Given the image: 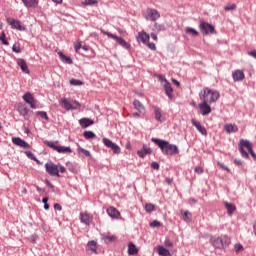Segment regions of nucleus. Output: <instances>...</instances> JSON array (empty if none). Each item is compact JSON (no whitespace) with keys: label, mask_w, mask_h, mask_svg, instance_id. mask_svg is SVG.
I'll return each mask as SVG.
<instances>
[{"label":"nucleus","mask_w":256,"mask_h":256,"mask_svg":"<svg viewBox=\"0 0 256 256\" xmlns=\"http://www.w3.org/2000/svg\"><path fill=\"white\" fill-rule=\"evenodd\" d=\"M234 249H235V252H236V253H239V251H242L243 245H241V244H235Z\"/></svg>","instance_id":"nucleus-52"},{"label":"nucleus","mask_w":256,"mask_h":256,"mask_svg":"<svg viewBox=\"0 0 256 256\" xmlns=\"http://www.w3.org/2000/svg\"><path fill=\"white\" fill-rule=\"evenodd\" d=\"M185 32L188 35H192V37H198V35H199V32L197 30H195L194 28H191V27H186Z\"/></svg>","instance_id":"nucleus-34"},{"label":"nucleus","mask_w":256,"mask_h":256,"mask_svg":"<svg viewBox=\"0 0 256 256\" xmlns=\"http://www.w3.org/2000/svg\"><path fill=\"white\" fill-rule=\"evenodd\" d=\"M70 85H72L74 87H78V86L83 85V81L77 80V79H71L70 80Z\"/></svg>","instance_id":"nucleus-39"},{"label":"nucleus","mask_w":256,"mask_h":256,"mask_svg":"<svg viewBox=\"0 0 256 256\" xmlns=\"http://www.w3.org/2000/svg\"><path fill=\"white\" fill-rule=\"evenodd\" d=\"M83 137H85V139H95L96 135L93 133V131H85L83 133Z\"/></svg>","instance_id":"nucleus-37"},{"label":"nucleus","mask_w":256,"mask_h":256,"mask_svg":"<svg viewBox=\"0 0 256 256\" xmlns=\"http://www.w3.org/2000/svg\"><path fill=\"white\" fill-rule=\"evenodd\" d=\"M248 55H250V57H253L254 59H256V50L249 51Z\"/></svg>","instance_id":"nucleus-59"},{"label":"nucleus","mask_w":256,"mask_h":256,"mask_svg":"<svg viewBox=\"0 0 256 256\" xmlns=\"http://www.w3.org/2000/svg\"><path fill=\"white\" fill-rule=\"evenodd\" d=\"M234 165H237L238 167L243 165V161H241V159H234Z\"/></svg>","instance_id":"nucleus-55"},{"label":"nucleus","mask_w":256,"mask_h":256,"mask_svg":"<svg viewBox=\"0 0 256 256\" xmlns=\"http://www.w3.org/2000/svg\"><path fill=\"white\" fill-rule=\"evenodd\" d=\"M212 245L216 249H225V247H229V245H231V238L227 235H222L214 239Z\"/></svg>","instance_id":"nucleus-4"},{"label":"nucleus","mask_w":256,"mask_h":256,"mask_svg":"<svg viewBox=\"0 0 256 256\" xmlns=\"http://www.w3.org/2000/svg\"><path fill=\"white\" fill-rule=\"evenodd\" d=\"M133 105H134V109H136V111H138V113H140V114L145 113V106L143 105V103H141V101L135 99L133 101Z\"/></svg>","instance_id":"nucleus-21"},{"label":"nucleus","mask_w":256,"mask_h":256,"mask_svg":"<svg viewBox=\"0 0 256 256\" xmlns=\"http://www.w3.org/2000/svg\"><path fill=\"white\" fill-rule=\"evenodd\" d=\"M79 124L82 129H87V127H91V125H94L95 121H93L91 118H81L79 120Z\"/></svg>","instance_id":"nucleus-17"},{"label":"nucleus","mask_w":256,"mask_h":256,"mask_svg":"<svg viewBox=\"0 0 256 256\" xmlns=\"http://www.w3.org/2000/svg\"><path fill=\"white\" fill-rule=\"evenodd\" d=\"M158 255L171 256V252L163 246H158Z\"/></svg>","instance_id":"nucleus-31"},{"label":"nucleus","mask_w":256,"mask_h":256,"mask_svg":"<svg viewBox=\"0 0 256 256\" xmlns=\"http://www.w3.org/2000/svg\"><path fill=\"white\" fill-rule=\"evenodd\" d=\"M60 103L63 105V107L66 111H75V110H77V107L73 106V104H71V102H69V100H67V98H62L60 100Z\"/></svg>","instance_id":"nucleus-16"},{"label":"nucleus","mask_w":256,"mask_h":256,"mask_svg":"<svg viewBox=\"0 0 256 256\" xmlns=\"http://www.w3.org/2000/svg\"><path fill=\"white\" fill-rule=\"evenodd\" d=\"M154 33H161V31H165V25L155 23L152 27Z\"/></svg>","instance_id":"nucleus-32"},{"label":"nucleus","mask_w":256,"mask_h":256,"mask_svg":"<svg viewBox=\"0 0 256 256\" xmlns=\"http://www.w3.org/2000/svg\"><path fill=\"white\" fill-rule=\"evenodd\" d=\"M195 173H198V175H201V173H203V168H201V167H196V168H195Z\"/></svg>","instance_id":"nucleus-60"},{"label":"nucleus","mask_w":256,"mask_h":256,"mask_svg":"<svg viewBox=\"0 0 256 256\" xmlns=\"http://www.w3.org/2000/svg\"><path fill=\"white\" fill-rule=\"evenodd\" d=\"M87 247L90 251L95 253L97 251V242H95V240H91L88 242Z\"/></svg>","instance_id":"nucleus-35"},{"label":"nucleus","mask_w":256,"mask_h":256,"mask_svg":"<svg viewBox=\"0 0 256 256\" xmlns=\"http://www.w3.org/2000/svg\"><path fill=\"white\" fill-rule=\"evenodd\" d=\"M239 151H240L242 157H244L245 159H249V153H247V151H245V149L239 148Z\"/></svg>","instance_id":"nucleus-45"},{"label":"nucleus","mask_w":256,"mask_h":256,"mask_svg":"<svg viewBox=\"0 0 256 256\" xmlns=\"http://www.w3.org/2000/svg\"><path fill=\"white\" fill-rule=\"evenodd\" d=\"M74 49L77 53V51H79V49H81V42L76 43L75 46H74Z\"/></svg>","instance_id":"nucleus-61"},{"label":"nucleus","mask_w":256,"mask_h":256,"mask_svg":"<svg viewBox=\"0 0 256 256\" xmlns=\"http://www.w3.org/2000/svg\"><path fill=\"white\" fill-rule=\"evenodd\" d=\"M150 227H161V222L154 220L150 223Z\"/></svg>","instance_id":"nucleus-49"},{"label":"nucleus","mask_w":256,"mask_h":256,"mask_svg":"<svg viewBox=\"0 0 256 256\" xmlns=\"http://www.w3.org/2000/svg\"><path fill=\"white\" fill-rule=\"evenodd\" d=\"M80 221L81 223H84V225H91L93 218L89 214H81Z\"/></svg>","instance_id":"nucleus-22"},{"label":"nucleus","mask_w":256,"mask_h":256,"mask_svg":"<svg viewBox=\"0 0 256 256\" xmlns=\"http://www.w3.org/2000/svg\"><path fill=\"white\" fill-rule=\"evenodd\" d=\"M25 155L27 156L28 159H31L32 161H37V157H35V154L31 151H26Z\"/></svg>","instance_id":"nucleus-42"},{"label":"nucleus","mask_w":256,"mask_h":256,"mask_svg":"<svg viewBox=\"0 0 256 256\" xmlns=\"http://www.w3.org/2000/svg\"><path fill=\"white\" fill-rule=\"evenodd\" d=\"M200 99L204 103H215L219 99V92L210 88H204L203 92L200 93Z\"/></svg>","instance_id":"nucleus-2"},{"label":"nucleus","mask_w":256,"mask_h":256,"mask_svg":"<svg viewBox=\"0 0 256 256\" xmlns=\"http://www.w3.org/2000/svg\"><path fill=\"white\" fill-rule=\"evenodd\" d=\"M199 29L203 35L215 33V27L212 24L207 23L205 21L200 22Z\"/></svg>","instance_id":"nucleus-8"},{"label":"nucleus","mask_w":256,"mask_h":256,"mask_svg":"<svg viewBox=\"0 0 256 256\" xmlns=\"http://www.w3.org/2000/svg\"><path fill=\"white\" fill-rule=\"evenodd\" d=\"M151 167H152V169L159 170V163H157V162H152V163H151Z\"/></svg>","instance_id":"nucleus-56"},{"label":"nucleus","mask_w":256,"mask_h":256,"mask_svg":"<svg viewBox=\"0 0 256 256\" xmlns=\"http://www.w3.org/2000/svg\"><path fill=\"white\" fill-rule=\"evenodd\" d=\"M54 209H55L56 211H62V210H63V207H61V206L59 205V203H56V204H54Z\"/></svg>","instance_id":"nucleus-58"},{"label":"nucleus","mask_w":256,"mask_h":256,"mask_svg":"<svg viewBox=\"0 0 256 256\" xmlns=\"http://www.w3.org/2000/svg\"><path fill=\"white\" fill-rule=\"evenodd\" d=\"M144 17L147 21H157L161 14L155 8H147L144 12Z\"/></svg>","instance_id":"nucleus-7"},{"label":"nucleus","mask_w":256,"mask_h":256,"mask_svg":"<svg viewBox=\"0 0 256 256\" xmlns=\"http://www.w3.org/2000/svg\"><path fill=\"white\" fill-rule=\"evenodd\" d=\"M46 173L50 175L51 177H61L59 174V165L53 163V162H47L45 164Z\"/></svg>","instance_id":"nucleus-6"},{"label":"nucleus","mask_w":256,"mask_h":256,"mask_svg":"<svg viewBox=\"0 0 256 256\" xmlns=\"http://www.w3.org/2000/svg\"><path fill=\"white\" fill-rule=\"evenodd\" d=\"M107 214L109 215V217H112V219H119V215H121L119 210H117V208L115 207L108 208Z\"/></svg>","instance_id":"nucleus-20"},{"label":"nucleus","mask_w":256,"mask_h":256,"mask_svg":"<svg viewBox=\"0 0 256 256\" xmlns=\"http://www.w3.org/2000/svg\"><path fill=\"white\" fill-rule=\"evenodd\" d=\"M12 51L14 53H21V45L15 43L13 46H12Z\"/></svg>","instance_id":"nucleus-44"},{"label":"nucleus","mask_w":256,"mask_h":256,"mask_svg":"<svg viewBox=\"0 0 256 256\" xmlns=\"http://www.w3.org/2000/svg\"><path fill=\"white\" fill-rule=\"evenodd\" d=\"M224 205L227 209V212L229 213V215H232L233 212L235 211L236 207L235 205H233L232 203L229 202H224Z\"/></svg>","instance_id":"nucleus-33"},{"label":"nucleus","mask_w":256,"mask_h":256,"mask_svg":"<svg viewBox=\"0 0 256 256\" xmlns=\"http://www.w3.org/2000/svg\"><path fill=\"white\" fill-rule=\"evenodd\" d=\"M160 81H164V90L169 99H173V87L171 86V83L167 81V79L163 78L162 76H159Z\"/></svg>","instance_id":"nucleus-11"},{"label":"nucleus","mask_w":256,"mask_h":256,"mask_svg":"<svg viewBox=\"0 0 256 256\" xmlns=\"http://www.w3.org/2000/svg\"><path fill=\"white\" fill-rule=\"evenodd\" d=\"M150 37L153 39V41H157V33L152 32V33L150 34Z\"/></svg>","instance_id":"nucleus-62"},{"label":"nucleus","mask_w":256,"mask_h":256,"mask_svg":"<svg viewBox=\"0 0 256 256\" xmlns=\"http://www.w3.org/2000/svg\"><path fill=\"white\" fill-rule=\"evenodd\" d=\"M23 101L30 105L31 109H37V106L35 105V97H33V94L30 92H26L23 96Z\"/></svg>","instance_id":"nucleus-12"},{"label":"nucleus","mask_w":256,"mask_h":256,"mask_svg":"<svg viewBox=\"0 0 256 256\" xmlns=\"http://www.w3.org/2000/svg\"><path fill=\"white\" fill-rule=\"evenodd\" d=\"M218 167L223 169L224 171H227L228 173L231 171L229 167L225 166L223 163L218 162Z\"/></svg>","instance_id":"nucleus-50"},{"label":"nucleus","mask_w":256,"mask_h":256,"mask_svg":"<svg viewBox=\"0 0 256 256\" xmlns=\"http://www.w3.org/2000/svg\"><path fill=\"white\" fill-rule=\"evenodd\" d=\"M57 141L51 142V141H44V145H47V147H50V149H53L54 151H57V153L62 154H71L73 153V150H71V147L68 146H58Z\"/></svg>","instance_id":"nucleus-3"},{"label":"nucleus","mask_w":256,"mask_h":256,"mask_svg":"<svg viewBox=\"0 0 256 256\" xmlns=\"http://www.w3.org/2000/svg\"><path fill=\"white\" fill-rule=\"evenodd\" d=\"M152 151L151 148H148L146 146H143L142 150H138L137 151V155H139L142 159L146 156V155H151Z\"/></svg>","instance_id":"nucleus-24"},{"label":"nucleus","mask_w":256,"mask_h":256,"mask_svg":"<svg viewBox=\"0 0 256 256\" xmlns=\"http://www.w3.org/2000/svg\"><path fill=\"white\" fill-rule=\"evenodd\" d=\"M8 25H10L16 31H25V26L21 24V21L15 20L14 18H7L6 19Z\"/></svg>","instance_id":"nucleus-10"},{"label":"nucleus","mask_w":256,"mask_h":256,"mask_svg":"<svg viewBox=\"0 0 256 256\" xmlns=\"http://www.w3.org/2000/svg\"><path fill=\"white\" fill-rule=\"evenodd\" d=\"M153 109H154V115H155L156 121H159L160 123H163V121H165V118H162L161 108L157 107V106H154Z\"/></svg>","instance_id":"nucleus-23"},{"label":"nucleus","mask_w":256,"mask_h":256,"mask_svg":"<svg viewBox=\"0 0 256 256\" xmlns=\"http://www.w3.org/2000/svg\"><path fill=\"white\" fill-rule=\"evenodd\" d=\"M152 143H155L163 155H179V148L175 144H170L169 141L158 138H151Z\"/></svg>","instance_id":"nucleus-1"},{"label":"nucleus","mask_w":256,"mask_h":256,"mask_svg":"<svg viewBox=\"0 0 256 256\" xmlns=\"http://www.w3.org/2000/svg\"><path fill=\"white\" fill-rule=\"evenodd\" d=\"M102 143L105 145V147H108V149H111L113 153L119 154L121 153V147L117 145L115 142L111 141L108 138H103Z\"/></svg>","instance_id":"nucleus-9"},{"label":"nucleus","mask_w":256,"mask_h":256,"mask_svg":"<svg viewBox=\"0 0 256 256\" xmlns=\"http://www.w3.org/2000/svg\"><path fill=\"white\" fill-rule=\"evenodd\" d=\"M199 109L201 110V114L205 117L211 113V106L207 102H202L199 104Z\"/></svg>","instance_id":"nucleus-14"},{"label":"nucleus","mask_w":256,"mask_h":256,"mask_svg":"<svg viewBox=\"0 0 256 256\" xmlns=\"http://www.w3.org/2000/svg\"><path fill=\"white\" fill-rule=\"evenodd\" d=\"M18 113L24 117V119H29V108H27L25 105H20L17 108Z\"/></svg>","instance_id":"nucleus-19"},{"label":"nucleus","mask_w":256,"mask_h":256,"mask_svg":"<svg viewBox=\"0 0 256 256\" xmlns=\"http://www.w3.org/2000/svg\"><path fill=\"white\" fill-rule=\"evenodd\" d=\"M12 143L14 145H17V147H22V149H29V143H27L25 140L21 139L20 137H13Z\"/></svg>","instance_id":"nucleus-13"},{"label":"nucleus","mask_w":256,"mask_h":256,"mask_svg":"<svg viewBox=\"0 0 256 256\" xmlns=\"http://www.w3.org/2000/svg\"><path fill=\"white\" fill-rule=\"evenodd\" d=\"M102 35H106L107 37H109L110 39H114V41H116L118 43V45H120V47H123V49H131V44L127 43V41H125V39L112 34L110 32H107L105 30H101Z\"/></svg>","instance_id":"nucleus-5"},{"label":"nucleus","mask_w":256,"mask_h":256,"mask_svg":"<svg viewBox=\"0 0 256 256\" xmlns=\"http://www.w3.org/2000/svg\"><path fill=\"white\" fill-rule=\"evenodd\" d=\"M191 123H192L193 127H196V129H199L201 127V122H198L195 119H192Z\"/></svg>","instance_id":"nucleus-47"},{"label":"nucleus","mask_w":256,"mask_h":256,"mask_svg":"<svg viewBox=\"0 0 256 256\" xmlns=\"http://www.w3.org/2000/svg\"><path fill=\"white\" fill-rule=\"evenodd\" d=\"M22 2L24 3L25 7H31L33 9H35V7H37L39 4L37 0H22Z\"/></svg>","instance_id":"nucleus-30"},{"label":"nucleus","mask_w":256,"mask_h":256,"mask_svg":"<svg viewBox=\"0 0 256 256\" xmlns=\"http://www.w3.org/2000/svg\"><path fill=\"white\" fill-rule=\"evenodd\" d=\"M83 5H97V1L96 0H85L83 2Z\"/></svg>","instance_id":"nucleus-48"},{"label":"nucleus","mask_w":256,"mask_h":256,"mask_svg":"<svg viewBox=\"0 0 256 256\" xmlns=\"http://www.w3.org/2000/svg\"><path fill=\"white\" fill-rule=\"evenodd\" d=\"M165 247H173V242L169 238H167L164 242Z\"/></svg>","instance_id":"nucleus-53"},{"label":"nucleus","mask_w":256,"mask_h":256,"mask_svg":"<svg viewBox=\"0 0 256 256\" xmlns=\"http://www.w3.org/2000/svg\"><path fill=\"white\" fill-rule=\"evenodd\" d=\"M36 115L42 119H45V121H49V116H47V112L45 111H38L36 112Z\"/></svg>","instance_id":"nucleus-38"},{"label":"nucleus","mask_w":256,"mask_h":256,"mask_svg":"<svg viewBox=\"0 0 256 256\" xmlns=\"http://www.w3.org/2000/svg\"><path fill=\"white\" fill-rule=\"evenodd\" d=\"M243 147H245V149H247L249 151V150L253 149V144H251V142H249V140L241 139L240 140V148L243 149Z\"/></svg>","instance_id":"nucleus-29"},{"label":"nucleus","mask_w":256,"mask_h":256,"mask_svg":"<svg viewBox=\"0 0 256 256\" xmlns=\"http://www.w3.org/2000/svg\"><path fill=\"white\" fill-rule=\"evenodd\" d=\"M235 9H237V5L236 4H227L224 7L225 11H235Z\"/></svg>","instance_id":"nucleus-41"},{"label":"nucleus","mask_w":256,"mask_h":256,"mask_svg":"<svg viewBox=\"0 0 256 256\" xmlns=\"http://www.w3.org/2000/svg\"><path fill=\"white\" fill-rule=\"evenodd\" d=\"M138 41H141V43H149V34L146 32H139L138 33Z\"/></svg>","instance_id":"nucleus-27"},{"label":"nucleus","mask_w":256,"mask_h":256,"mask_svg":"<svg viewBox=\"0 0 256 256\" xmlns=\"http://www.w3.org/2000/svg\"><path fill=\"white\" fill-rule=\"evenodd\" d=\"M189 215H191V214L188 211L183 212L184 221H191V218H189Z\"/></svg>","instance_id":"nucleus-51"},{"label":"nucleus","mask_w":256,"mask_h":256,"mask_svg":"<svg viewBox=\"0 0 256 256\" xmlns=\"http://www.w3.org/2000/svg\"><path fill=\"white\" fill-rule=\"evenodd\" d=\"M106 240L109 242L115 241V236H106Z\"/></svg>","instance_id":"nucleus-64"},{"label":"nucleus","mask_w":256,"mask_h":256,"mask_svg":"<svg viewBox=\"0 0 256 256\" xmlns=\"http://www.w3.org/2000/svg\"><path fill=\"white\" fill-rule=\"evenodd\" d=\"M153 209H155V205L148 203L145 205V211L146 213H151V211H153Z\"/></svg>","instance_id":"nucleus-43"},{"label":"nucleus","mask_w":256,"mask_h":256,"mask_svg":"<svg viewBox=\"0 0 256 256\" xmlns=\"http://www.w3.org/2000/svg\"><path fill=\"white\" fill-rule=\"evenodd\" d=\"M139 253V250L137 249V246L133 244V242H130L128 244V255H137Z\"/></svg>","instance_id":"nucleus-28"},{"label":"nucleus","mask_w":256,"mask_h":256,"mask_svg":"<svg viewBox=\"0 0 256 256\" xmlns=\"http://www.w3.org/2000/svg\"><path fill=\"white\" fill-rule=\"evenodd\" d=\"M36 191H38V193H40L41 195H43V193H45V188H41L39 186H36Z\"/></svg>","instance_id":"nucleus-57"},{"label":"nucleus","mask_w":256,"mask_h":256,"mask_svg":"<svg viewBox=\"0 0 256 256\" xmlns=\"http://www.w3.org/2000/svg\"><path fill=\"white\" fill-rule=\"evenodd\" d=\"M16 63L23 73H29V67L27 66V62L25 61V59L18 58L16 60Z\"/></svg>","instance_id":"nucleus-18"},{"label":"nucleus","mask_w":256,"mask_h":256,"mask_svg":"<svg viewBox=\"0 0 256 256\" xmlns=\"http://www.w3.org/2000/svg\"><path fill=\"white\" fill-rule=\"evenodd\" d=\"M77 153L84 155L85 157H91V152L89 150H85L81 146H78Z\"/></svg>","instance_id":"nucleus-36"},{"label":"nucleus","mask_w":256,"mask_h":256,"mask_svg":"<svg viewBox=\"0 0 256 256\" xmlns=\"http://www.w3.org/2000/svg\"><path fill=\"white\" fill-rule=\"evenodd\" d=\"M148 47H149V49H151L152 51H155V49H156L155 43H148Z\"/></svg>","instance_id":"nucleus-63"},{"label":"nucleus","mask_w":256,"mask_h":256,"mask_svg":"<svg viewBox=\"0 0 256 256\" xmlns=\"http://www.w3.org/2000/svg\"><path fill=\"white\" fill-rule=\"evenodd\" d=\"M58 57L63 61V63H67L68 65H73V59L71 57L66 56L63 52H58Z\"/></svg>","instance_id":"nucleus-25"},{"label":"nucleus","mask_w":256,"mask_h":256,"mask_svg":"<svg viewBox=\"0 0 256 256\" xmlns=\"http://www.w3.org/2000/svg\"><path fill=\"white\" fill-rule=\"evenodd\" d=\"M66 169L65 166L58 164V173H65Z\"/></svg>","instance_id":"nucleus-54"},{"label":"nucleus","mask_w":256,"mask_h":256,"mask_svg":"<svg viewBox=\"0 0 256 256\" xmlns=\"http://www.w3.org/2000/svg\"><path fill=\"white\" fill-rule=\"evenodd\" d=\"M232 79L235 83L239 82V81H243V79H245V73H243L242 70H235L232 73Z\"/></svg>","instance_id":"nucleus-15"},{"label":"nucleus","mask_w":256,"mask_h":256,"mask_svg":"<svg viewBox=\"0 0 256 256\" xmlns=\"http://www.w3.org/2000/svg\"><path fill=\"white\" fill-rule=\"evenodd\" d=\"M224 129L227 133H237V131H239V128H237L235 124H226Z\"/></svg>","instance_id":"nucleus-26"},{"label":"nucleus","mask_w":256,"mask_h":256,"mask_svg":"<svg viewBox=\"0 0 256 256\" xmlns=\"http://www.w3.org/2000/svg\"><path fill=\"white\" fill-rule=\"evenodd\" d=\"M197 130L199 131V133H201V135L207 136V129L203 126H200L199 128H197Z\"/></svg>","instance_id":"nucleus-46"},{"label":"nucleus","mask_w":256,"mask_h":256,"mask_svg":"<svg viewBox=\"0 0 256 256\" xmlns=\"http://www.w3.org/2000/svg\"><path fill=\"white\" fill-rule=\"evenodd\" d=\"M0 41L3 45H9V42L7 41V36L5 35V32H2L0 35Z\"/></svg>","instance_id":"nucleus-40"}]
</instances>
